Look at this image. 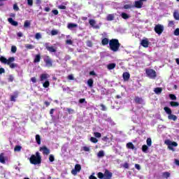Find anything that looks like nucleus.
I'll return each instance as SVG.
<instances>
[{
	"label": "nucleus",
	"instance_id": "f257e3e1",
	"mask_svg": "<svg viewBox=\"0 0 179 179\" xmlns=\"http://www.w3.org/2000/svg\"><path fill=\"white\" fill-rule=\"evenodd\" d=\"M120 47H121V43H120V41L117 38H112L109 41V49L113 52H117L120 51Z\"/></svg>",
	"mask_w": 179,
	"mask_h": 179
},
{
	"label": "nucleus",
	"instance_id": "f03ea898",
	"mask_svg": "<svg viewBox=\"0 0 179 179\" xmlns=\"http://www.w3.org/2000/svg\"><path fill=\"white\" fill-rule=\"evenodd\" d=\"M29 162L31 164H34L35 166L41 164V155L40 152H36L35 155H31L29 158Z\"/></svg>",
	"mask_w": 179,
	"mask_h": 179
},
{
	"label": "nucleus",
	"instance_id": "7ed1b4c3",
	"mask_svg": "<svg viewBox=\"0 0 179 179\" xmlns=\"http://www.w3.org/2000/svg\"><path fill=\"white\" fill-rule=\"evenodd\" d=\"M164 110L165 111V113H166L168 114V119L169 120H172V121H177V116H176L175 115H173V111L171 110V108L165 106L164 108Z\"/></svg>",
	"mask_w": 179,
	"mask_h": 179
},
{
	"label": "nucleus",
	"instance_id": "20e7f679",
	"mask_svg": "<svg viewBox=\"0 0 179 179\" xmlns=\"http://www.w3.org/2000/svg\"><path fill=\"white\" fill-rule=\"evenodd\" d=\"M145 73L148 78H150V79H156L157 76V74L156 73V71L152 69H146Z\"/></svg>",
	"mask_w": 179,
	"mask_h": 179
},
{
	"label": "nucleus",
	"instance_id": "39448f33",
	"mask_svg": "<svg viewBox=\"0 0 179 179\" xmlns=\"http://www.w3.org/2000/svg\"><path fill=\"white\" fill-rule=\"evenodd\" d=\"M165 143L168 145V149H169V150H172V152H176V149H174L173 147L177 148V146H178V143H177V142L171 141L169 140L166 141Z\"/></svg>",
	"mask_w": 179,
	"mask_h": 179
},
{
	"label": "nucleus",
	"instance_id": "423d86ee",
	"mask_svg": "<svg viewBox=\"0 0 179 179\" xmlns=\"http://www.w3.org/2000/svg\"><path fill=\"white\" fill-rule=\"evenodd\" d=\"M0 62H1V64H10V62H15V57H9L8 59H6V57H3V56H1L0 57Z\"/></svg>",
	"mask_w": 179,
	"mask_h": 179
},
{
	"label": "nucleus",
	"instance_id": "0eeeda50",
	"mask_svg": "<svg viewBox=\"0 0 179 179\" xmlns=\"http://www.w3.org/2000/svg\"><path fill=\"white\" fill-rule=\"evenodd\" d=\"M154 30H155V33H157V34L160 36V34H162V33H163V31H164V26H163L160 24H158L155 25Z\"/></svg>",
	"mask_w": 179,
	"mask_h": 179
},
{
	"label": "nucleus",
	"instance_id": "6e6552de",
	"mask_svg": "<svg viewBox=\"0 0 179 179\" xmlns=\"http://www.w3.org/2000/svg\"><path fill=\"white\" fill-rule=\"evenodd\" d=\"M81 170L82 166L80 164H77L75 165L74 169L71 170V174H73V176H76V174H78V173H79Z\"/></svg>",
	"mask_w": 179,
	"mask_h": 179
},
{
	"label": "nucleus",
	"instance_id": "1a4fd4ad",
	"mask_svg": "<svg viewBox=\"0 0 179 179\" xmlns=\"http://www.w3.org/2000/svg\"><path fill=\"white\" fill-rule=\"evenodd\" d=\"M43 45L49 52H57V49L54 46H50V43H45Z\"/></svg>",
	"mask_w": 179,
	"mask_h": 179
},
{
	"label": "nucleus",
	"instance_id": "9d476101",
	"mask_svg": "<svg viewBox=\"0 0 179 179\" xmlns=\"http://www.w3.org/2000/svg\"><path fill=\"white\" fill-rule=\"evenodd\" d=\"M44 62L45 63V66H48V68L52 67V60L49 56H47L46 58L44 59Z\"/></svg>",
	"mask_w": 179,
	"mask_h": 179
},
{
	"label": "nucleus",
	"instance_id": "9b49d317",
	"mask_svg": "<svg viewBox=\"0 0 179 179\" xmlns=\"http://www.w3.org/2000/svg\"><path fill=\"white\" fill-rule=\"evenodd\" d=\"M148 0H139V1H136L134 2V6L137 8V9H141L142 6H143V2H146Z\"/></svg>",
	"mask_w": 179,
	"mask_h": 179
},
{
	"label": "nucleus",
	"instance_id": "f8f14e48",
	"mask_svg": "<svg viewBox=\"0 0 179 179\" xmlns=\"http://www.w3.org/2000/svg\"><path fill=\"white\" fill-rule=\"evenodd\" d=\"M39 150L40 152H43V155H45L46 156L50 155V149H48L45 145L41 147Z\"/></svg>",
	"mask_w": 179,
	"mask_h": 179
},
{
	"label": "nucleus",
	"instance_id": "ddd939ff",
	"mask_svg": "<svg viewBox=\"0 0 179 179\" xmlns=\"http://www.w3.org/2000/svg\"><path fill=\"white\" fill-rule=\"evenodd\" d=\"M103 176H104L103 179H111V178H113V173L110 172V171H108V169H105Z\"/></svg>",
	"mask_w": 179,
	"mask_h": 179
},
{
	"label": "nucleus",
	"instance_id": "4468645a",
	"mask_svg": "<svg viewBox=\"0 0 179 179\" xmlns=\"http://www.w3.org/2000/svg\"><path fill=\"white\" fill-rule=\"evenodd\" d=\"M149 44H150V43L148 38L143 39L141 41V45H142V47L144 48H148L149 47Z\"/></svg>",
	"mask_w": 179,
	"mask_h": 179
},
{
	"label": "nucleus",
	"instance_id": "2eb2a0df",
	"mask_svg": "<svg viewBox=\"0 0 179 179\" xmlns=\"http://www.w3.org/2000/svg\"><path fill=\"white\" fill-rule=\"evenodd\" d=\"M50 78V75L48 73H42L40 76V82H44V80H48Z\"/></svg>",
	"mask_w": 179,
	"mask_h": 179
},
{
	"label": "nucleus",
	"instance_id": "dca6fc26",
	"mask_svg": "<svg viewBox=\"0 0 179 179\" xmlns=\"http://www.w3.org/2000/svg\"><path fill=\"white\" fill-rule=\"evenodd\" d=\"M89 23L90 24V26H92V27H93L94 29H100V26H99L97 24L96 25V20H90Z\"/></svg>",
	"mask_w": 179,
	"mask_h": 179
},
{
	"label": "nucleus",
	"instance_id": "f3484780",
	"mask_svg": "<svg viewBox=\"0 0 179 179\" xmlns=\"http://www.w3.org/2000/svg\"><path fill=\"white\" fill-rule=\"evenodd\" d=\"M19 96V92L15 91L14 92V95H10V101H16V99H17V96Z\"/></svg>",
	"mask_w": 179,
	"mask_h": 179
},
{
	"label": "nucleus",
	"instance_id": "a211bd4d",
	"mask_svg": "<svg viewBox=\"0 0 179 179\" xmlns=\"http://www.w3.org/2000/svg\"><path fill=\"white\" fill-rule=\"evenodd\" d=\"M122 76H123L124 80L128 81L129 80V78H131V74H129V73L128 72H124L123 73Z\"/></svg>",
	"mask_w": 179,
	"mask_h": 179
},
{
	"label": "nucleus",
	"instance_id": "6ab92c4d",
	"mask_svg": "<svg viewBox=\"0 0 179 179\" xmlns=\"http://www.w3.org/2000/svg\"><path fill=\"white\" fill-rule=\"evenodd\" d=\"M134 101L136 104H142V103H143V99L139 96H136Z\"/></svg>",
	"mask_w": 179,
	"mask_h": 179
},
{
	"label": "nucleus",
	"instance_id": "aec40b11",
	"mask_svg": "<svg viewBox=\"0 0 179 179\" xmlns=\"http://www.w3.org/2000/svg\"><path fill=\"white\" fill-rule=\"evenodd\" d=\"M8 22L12 24V26H17L19 24L17 21L13 20V18H8Z\"/></svg>",
	"mask_w": 179,
	"mask_h": 179
},
{
	"label": "nucleus",
	"instance_id": "412c9836",
	"mask_svg": "<svg viewBox=\"0 0 179 179\" xmlns=\"http://www.w3.org/2000/svg\"><path fill=\"white\" fill-rule=\"evenodd\" d=\"M126 148H127V149H131L132 150H135V149H136L135 148V145H134V143H132L131 142L127 143L126 145Z\"/></svg>",
	"mask_w": 179,
	"mask_h": 179
},
{
	"label": "nucleus",
	"instance_id": "4be33fe9",
	"mask_svg": "<svg viewBox=\"0 0 179 179\" xmlns=\"http://www.w3.org/2000/svg\"><path fill=\"white\" fill-rule=\"evenodd\" d=\"M101 44L102 45H108V44H110V41L108 38H104L101 40Z\"/></svg>",
	"mask_w": 179,
	"mask_h": 179
},
{
	"label": "nucleus",
	"instance_id": "5701e85b",
	"mask_svg": "<svg viewBox=\"0 0 179 179\" xmlns=\"http://www.w3.org/2000/svg\"><path fill=\"white\" fill-rule=\"evenodd\" d=\"M115 66H117V64L115 63H112V64H109L107 65V69L109 71H111V70L114 69L115 68Z\"/></svg>",
	"mask_w": 179,
	"mask_h": 179
},
{
	"label": "nucleus",
	"instance_id": "b1692460",
	"mask_svg": "<svg viewBox=\"0 0 179 179\" xmlns=\"http://www.w3.org/2000/svg\"><path fill=\"white\" fill-rule=\"evenodd\" d=\"M173 17L175 20H179V13L178 10H175L173 12Z\"/></svg>",
	"mask_w": 179,
	"mask_h": 179
},
{
	"label": "nucleus",
	"instance_id": "393cba45",
	"mask_svg": "<svg viewBox=\"0 0 179 179\" xmlns=\"http://www.w3.org/2000/svg\"><path fill=\"white\" fill-rule=\"evenodd\" d=\"M41 59V56L40 55V54L36 55L35 56L34 62L35 64H36L37 62H40Z\"/></svg>",
	"mask_w": 179,
	"mask_h": 179
},
{
	"label": "nucleus",
	"instance_id": "a878e982",
	"mask_svg": "<svg viewBox=\"0 0 179 179\" xmlns=\"http://www.w3.org/2000/svg\"><path fill=\"white\" fill-rule=\"evenodd\" d=\"M154 92L156 94H160L163 92V89L162 87H157L154 90Z\"/></svg>",
	"mask_w": 179,
	"mask_h": 179
},
{
	"label": "nucleus",
	"instance_id": "bb28decb",
	"mask_svg": "<svg viewBox=\"0 0 179 179\" xmlns=\"http://www.w3.org/2000/svg\"><path fill=\"white\" fill-rule=\"evenodd\" d=\"M121 17L122 19H124V20H127V19H129V15L127 14L126 13H121Z\"/></svg>",
	"mask_w": 179,
	"mask_h": 179
},
{
	"label": "nucleus",
	"instance_id": "cd10ccee",
	"mask_svg": "<svg viewBox=\"0 0 179 179\" xmlns=\"http://www.w3.org/2000/svg\"><path fill=\"white\" fill-rule=\"evenodd\" d=\"M36 141L38 145H41V137L38 134L36 135Z\"/></svg>",
	"mask_w": 179,
	"mask_h": 179
},
{
	"label": "nucleus",
	"instance_id": "c85d7f7f",
	"mask_svg": "<svg viewBox=\"0 0 179 179\" xmlns=\"http://www.w3.org/2000/svg\"><path fill=\"white\" fill-rule=\"evenodd\" d=\"M0 163H2V164H5V157L3 156V153L0 154Z\"/></svg>",
	"mask_w": 179,
	"mask_h": 179
},
{
	"label": "nucleus",
	"instance_id": "c756f323",
	"mask_svg": "<svg viewBox=\"0 0 179 179\" xmlns=\"http://www.w3.org/2000/svg\"><path fill=\"white\" fill-rule=\"evenodd\" d=\"M114 14H109L106 17V20H108V22H111L114 19Z\"/></svg>",
	"mask_w": 179,
	"mask_h": 179
},
{
	"label": "nucleus",
	"instance_id": "7c9ffc66",
	"mask_svg": "<svg viewBox=\"0 0 179 179\" xmlns=\"http://www.w3.org/2000/svg\"><path fill=\"white\" fill-rule=\"evenodd\" d=\"M30 24H31V22L29 20H25L24 23V27L25 29H27V27H30Z\"/></svg>",
	"mask_w": 179,
	"mask_h": 179
},
{
	"label": "nucleus",
	"instance_id": "2f4dec72",
	"mask_svg": "<svg viewBox=\"0 0 179 179\" xmlns=\"http://www.w3.org/2000/svg\"><path fill=\"white\" fill-rule=\"evenodd\" d=\"M43 87L45 89H47L48 87H50V81L48 80H46L43 83Z\"/></svg>",
	"mask_w": 179,
	"mask_h": 179
},
{
	"label": "nucleus",
	"instance_id": "473e14b6",
	"mask_svg": "<svg viewBox=\"0 0 179 179\" xmlns=\"http://www.w3.org/2000/svg\"><path fill=\"white\" fill-rule=\"evenodd\" d=\"M148 150H149V147H148L146 145H143L142 146V152L144 153H148Z\"/></svg>",
	"mask_w": 179,
	"mask_h": 179
},
{
	"label": "nucleus",
	"instance_id": "72a5a7b5",
	"mask_svg": "<svg viewBox=\"0 0 179 179\" xmlns=\"http://www.w3.org/2000/svg\"><path fill=\"white\" fill-rule=\"evenodd\" d=\"M66 110L67 111V114H75V110L72 108H67Z\"/></svg>",
	"mask_w": 179,
	"mask_h": 179
},
{
	"label": "nucleus",
	"instance_id": "f704fd0d",
	"mask_svg": "<svg viewBox=\"0 0 179 179\" xmlns=\"http://www.w3.org/2000/svg\"><path fill=\"white\" fill-rule=\"evenodd\" d=\"M170 106H171V107H178L179 103L176 101H171Z\"/></svg>",
	"mask_w": 179,
	"mask_h": 179
},
{
	"label": "nucleus",
	"instance_id": "c9c22d12",
	"mask_svg": "<svg viewBox=\"0 0 179 179\" xmlns=\"http://www.w3.org/2000/svg\"><path fill=\"white\" fill-rule=\"evenodd\" d=\"M11 69H14V68H17V64L10 62V64H8Z\"/></svg>",
	"mask_w": 179,
	"mask_h": 179
},
{
	"label": "nucleus",
	"instance_id": "e433bc0d",
	"mask_svg": "<svg viewBox=\"0 0 179 179\" xmlns=\"http://www.w3.org/2000/svg\"><path fill=\"white\" fill-rule=\"evenodd\" d=\"M87 85H88L89 87H93V79L90 78L87 80Z\"/></svg>",
	"mask_w": 179,
	"mask_h": 179
},
{
	"label": "nucleus",
	"instance_id": "4c0bfd02",
	"mask_svg": "<svg viewBox=\"0 0 179 179\" xmlns=\"http://www.w3.org/2000/svg\"><path fill=\"white\" fill-rule=\"evenodd\" d=\"M97 157H104V151L103 150H100L98 153H97Z\"/></svg>",
	"mask_w": 179,
	"mask_h": 179
},
{
	"label": "nucleus",
	"instance_id": "58836bf2",
	"mask_svg": "<svg viewBox=\"0 0 179 179\" xmlns=\"http://www.w3.org/2000/svg\"><path fill=\"white\" fill-rule=\"evenodd\" d=\"M22 150V146L21 145H15L14 148V152H20Z\"/></svg>",
	"mask_w": 179,
	"mask_h": 179
},
{
	"label": "nucleus",
	"instance_id": "ea45409f",
	"mask_svg": "<svg viewBox=\"0 0 179 179\" xmlns=\"http://www.w3.org/2000/svg\"><path fill=\"white\" fill-rule=\"evenodd\" d=\"M74 27H78V24L70 23L68 24V29H73Z\"/></svg>",
	"mask_w": 179,
	"mask_h": 179
},
{
	"label": "nucleus",
	"instance_id": "a19ab883",
	"mask_svg": "<svg viewBox=\"0 0 179 179\" xmlns=\"http://www.w3.org/2000/svg\"><path fill=\"white\" fill-rule=\"evenodd\" d=\"M25 48H27V50H33V48H34V45L31 44H26Z\"/></svg>",
	"mask_w": 179,
	"mask_h": 179
},
{
	"label": "nucleus",
	"instance_id": "79ce46f5",
	"mask_svg": "<svg viewBox=\"0 0 179 179\" xmlns=\"http://www.w3.org/2000/svg\"><path fill=\"white\" fill-rule=\"evenodd\" d=\"M13 10L15 11V12H18V10H20V8H19V6H17V3H15L13 4Z\"/></svg>",
	"mask_w": 179,
	"mask_h": 179
},
{
	"label": "nucleus",
	"instance_id": "37998d69",
	"mask_svg": "<svg viewBox=\"0 0 179 179\" xmlns=\"http://www.w3.org/2000/svg\"><path fill=\"white\" fill-rule=\"evenodd\" d=\"M97 177H98V178H99V179H104V173H101V172H99L98 173H97Z\"/></svg>",
	"mask_w": 179,
	"mask_h": 179
},
{
	"label": "nucleus",
	"instance_id": "c03bdc74",
	"mask_svg": "<svg viewBox=\"0 0 179 179\" xmlns=\"http://www.w3.org/2000/svg\"><path fill=\"white\" fill-rule=\"evenodd\" d=\"M90 141L92 143H97V142H99V140L96 137H91Z\"/></svg>",
	"mask_w": 179,
	"mask_h": 179
},
{
	"label": "nucleus",
	"instance_id": "a18cd8bd",
	"mask_svg": "<svg viewBox=\"0 0 179 179\" xmlns=\"http://www.w3.org/2000/svg\"><path fill=\"white\" fill-rule=\"evenodd\" d=\"M163 177H164V178H169V177H170V173L169 172H164L162 173Z\"/></svg>",
	"mask_w": 179,
	"mask_h": 179
},
{
	"label": "nucleus",
	"instance_id": "49530a36",
	"mask_svg": "<svg viewBox=\"0 0 179 179\" xmlns=\"http://www.w3.org/2000/svg\"><path fill=\"white\" fill-rule=\"evenodd\" d=\"M49 161L52 163V162L55 161V157L52 155H49Z\"/></svg>",
	"mask_w": 179,
	"mask_h": 179
},
{
	"label": "nucleus",
	"instance_id": "de8ad7c7",
	"mask_svg": "<svg viewBox=\"0 0 179 179\" xmlns=\"http://www.w3.org/2000/svg\"><path fill=\"white\" fill-rule=\"evenodd\" d=\"M16 51H17V48H16L15 45L11 46V52L15 54Z\"/></svg>",
	"mask_w": 179,
	"mask_h": 179
},
{
	"label": "nucleus",
	"instance_id": "09e8293b",
	"mask_svg": "<svg viewBox=\"0 0 179 179\" xmlns=\"http://www.w3.org/2000/svg\"><path fill=\"white\" fill-rule=\"evenodd\" d=\"M146 142L148 146H152V138H148Z\"/></svg>",
	"mask_w": 179,
	"mask_h": 179
},
{
	"label": "nucleus",
	"instance_id": "8fccbe9b",
	"mask_svg": "<svg viewBox=\"0 0 179 179\" xmlns=\"http://www.w3.org/2000/svg\"><path fill=\"white\" fill-rule=\"evenodd\" d=\"M8 82H13L15 80V78L13 75H10L8 78Z\"/></svg>",
	"mask_w": 179,
	"mask_h": 179
},
{
	"label": "nucleus",
	"instance_id": "3c124183",
	"mask_svg": "<svg viewBox=\"0 0 179 179\" xmlns=\"http://www.w3.org/2000/svg\"><path fill=\"white\" fill-rule=\"evenodd\" d=\"M35 38H36V40H40V38H41V34H40V33H36V34H35Z\"/></svg>",
	"mask_w": 179,
	"mask_h": 179
},
{
	"label": "nucleus",
	"instance_id": "603ef678",
	"mask_svg": "<svg viewBox=\"0 0 179 179\" xmlns=\"http://www.w3.org/2000/svg\"><path fill=\"white\" fill-rule=\"evenodd\" d=\"M169 99H171V100H177V96H176L173 94H169Z\"/></svg>",
	"mask_w": 179,
	"mask_h": 179
},
{
	"label": "nucleus",
	"instance_id": "864d4df0",
	"mask_svg": "<svg viewBox=\"0 0 179 179\" xmlns=\"http://www.w3.org/2000/svg\"><path fill=\"white\" fill-rule=\"evenodd\" d=\"M94 135L95 138H101V133L94 132Z\"/></svg>",
	"mask_w": 179,
	"mask_h": 179
},
{
	"label": "nucleus",
	"instance_id": "5fc2aeb1",
	"mask_svg": "<svg viewBox=\"0 0 179 179\" xmlns=\"http://www.w3.org/2000/svg\"><path fill=\"white\" fill-rule=\"evenodd\" d=\"M86 44L87 47H93V43H92V41H87Z\"/></svg>",
	"mask_w": 179,
	"mask_h": 179
},
{
	"label": "nucleus",
	"instance_id": "6e6d98bb",
	"mask_svg": "<svg viewBox=\"0 0 179 179\" xmlns=\"http://www.w3.org/2000/svg\"><path fill=\"white\" fill-rule=\"evenodd\" d=\"M100 107H101V110L102 111H107V108L106 107V106H104V104L101 103L100 105Z\"/></svg>",
	"mask_w": 179,
	"mask_h": 179
},
{
	"label": "nucleus",
	"instance_id": "4d7b16f0",
	"mask_svg": "<svg viewBox=\"0 0 179 179\" xmlns=\"http://www.w3.org/2000/svg\"><path fill=\"white\" fill-rule=\"evenodd\" d=\"M51 34L52 36H57V34H58V31L53 29L51 31Z\"/></svg>",
	"mask_w": 179,
	"mask_h": 179
},
{
	"label": "nucleus",
	"instance_id": "13d9d810",
	"mask_svg": "<svg viewBox=\"0 0 179 179\" xmlns=\"http://www.w3.org/2000/svg\"><path fill=\"white\" fill-rule=\"evenodd\" d=\"M84 152H90V148L87 147V146H84L83 148Z\"/></svg>",
	"mask_w": 179,
	"mask_h": 179
},
{
	"label": "nucleus",
	"instance_id": "bf43d9fd",
	"mask_svg": "<svg viewBox=\"0 0 179 179\" xmlns=\"http://www.w3.org/2000/svg\"><path fill=\"white\" fill-rule=\"evenodd\" d=\"M169 27H173L174 26V21H169Z\"/></svg>",
	"mask_w": 179,
	"mask_h": 179
},
{
	"label": "nucleus",
	"instance_id": "052dcab7",
	"mask_svg": "<svg viewBox=\"0 0 179 179\" xmlns=\"http://www.w3.org/2000/svg\"><path fill=\"white\" fill-rule=\"evenodd\" d=\"M79 103H80V104H83V103H87V102H86L85 99H79Z\"/></svg>",
	"mask_w": 179,
	"mask_h": 179
},
{
	"label": "nucleus",
	"instance_id": "680f3d73",
	"mask_svg": "<svg viewBox=\"0 0 179 179\" xmlns=\"http://www.w3.org/2000/svg\"><path fill=\"white\" fill-rule=\"evenodd\" d=\"M174 36H179V28H177L174 31Z\"/></svg>",
	"mask_w": 179,
	"mask_h": 179
},
{
	"label": "nucleus",
	"instance_id": "e2e57ef3",
	"mask_svg": "<svg viewBox=\"0 0 179 179\" xmlns=\"http://www.w3.org/2000/svg\"><path fill=\"white\" fill-rule=\"evenodd\" d=\"M31 81L33 83H37V78H36V77H32V78H31Z\"/></svg>",
	"mask_w": 179,
	"mask_h": 179
},
{
	"label": "nucleus",
	"instance_id": "0e129e2a",
	"mask_svg": "<svg viewBox=\"0 0 179 179\" xmlns=\"http://www.w3.org/2000/svg\"><path fill=\"white\" fill-rule=\"evenodd\" d=\"M108 137L107 136H105L102 138V141H103V142H108Z\"/></svg>",
	"mask_w": 179,
	"mask_h": 179
},
{
	"label": "nucleus",
	"instance_id": "69168bd1",
	"mask_svg": "<svg viewBox=\"0 0 179 179\" xmlns=\"http://www.w3.org/2000/svg\"><path fill=\"white\" fill-rule=\"evenodd\" d=\"M27 4L29 6H33V0H27Z\"/></svg>",
	"mask_w": 179,
	"mask_h": 179
},
{
	"label": "nucleus",
	"instance_id": "338daca9",
	"mask_svg": "<svg viewBox=\"0 0 179 179\" xmlns=\"http://www.w3.org/2000/svg\"><path fill=\"white\" fill-rule=\"evenodd\" d=\"M67 79H69V80H73V79H74L73 75L71 74V75L68 76Z\"/></svg>",
	"mask_w": 179,
	"mask_h": 179
},
{
	"label": "nucleus",
	"instance_id": "774afa93",
	"mask_svg": "<svg viewBox=\"0 0 179 179\" xmlns=\"http://www.w3.org/2000/svg\"><path fill=\"white\" fill-rule=\"evenodd\" d=\"M124 9H131V6L129 4H126L124 6Z\"/></svg>",
	"mask_w": 179,
	"mask_h": 179
}]
</instances>
